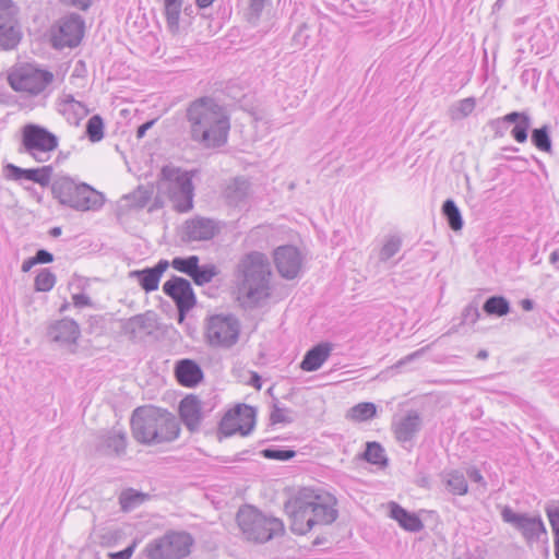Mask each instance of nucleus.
<instances>
[{
    "instance_id": "50",
    "label": "nucleus",
    "mask_w": 559,
    "mask_h": 559,
    "mask_svg": "<svg viewBox=\"0 0 559 559\" xmlns=\"http://www.w3.org/2000/svg\"><path fill=\"white\" fill-rule=\"evenodd\" d=\"M545 513L548 518L554 536H559V501H551L545 506Z\"/></svg>"
},
{
    "instance_id": "5",
    "label": "nucleus",
    "mask_w": 559,
    "mask_h": 559,
    "mask_svg": "<svg viewBox=\"0 0 559 559\" xmlns=\"http://www.w3.org/2000/svg\"><path fill=\"white\" fill-rule=\"evenodd\" d=\"M158 191L168 197L175 211L187 213L193 207L192 174L174 166L160 170Z\"/></svg>"
},
{
    "instance_id": "58",
    "label": "nucleus",
    "mask_w": 559,
    "mask_h": 559,
    "mask_svg": "<svg viewBox=\"0 0 559 559\" xmlns=\"http://www.w3.org/2000/svg\"><path fill=\"white\" fill-rule=\"evenodd\" d=\"M249 384L253 386L255 390H261L262 388V379L260 374L255 371L250 372Z\"/></svg>"
},
{
    "instance_id": "15",
    "label": "nucleus",
    "mask_w": 559,
    "mask_h": 559,
    "mask_svg": "<svg viewBox=\"0 0 559 559\" xmlns=\"http://www.w3.org/2000/svg\"><path fill=\"white\" fill-rule=\"evenodd\" d=\"M255 425V409L249 405H237L229 409L221 419L218 432L230 437L236 432L248 436Z\"/></svg>"
},
{
    "instance_id": "14",
    "label": "nucleus",
    "mask_w": 559,
    "mask_h": 559,
    "mask_svg": "<svg viewBox=\"0 0 559 559\" xmlns=\"http://www.w3.org/2000/svg\"><path fill=\"white\" fill-rule=\"evenodd\" d=\"M85 32V22L76 13L61 17L52 29L51 43L56 49L73 48L80 45Z\"/></svg>"
},
{
    "instance_id": "57",
    "label": "nucleus",
    "mask_w": 559,
    "mask_h": 559,
    "mask_svg": "<svg viewBox=\"0 0 559 559\" xmlns=\"http://www.w3.org/2000/svg\"><path fill=\"white\" fill-rule=\"evenodd\" d=\"M307 28V25L305 23H302L299 27H298V31L294 34L293 36V40L296 43V45H298L299 47H305L307 45V41H306V37L302 36V33Z\"/></svg>"
},
{
    "instance_id": "64",
    "label": "nucleus",
    "mask_w": 559,
    "mask_h": 559,
    "mask_svg": "<svg viewBox=\"0 0 559 559\" xmlns=\"http://www.w3.org/2000/svg\"><path fill=\"white\" fill-rule=\"evenodd\" d=\"M549 262L556 264L559 262V249L552 251L549 255Z\"/></svg>"
},
{
    "instance_id": "31",
    "label": "nucleus",
    "mask_w": 559,
    "mask_h": 559,
    "mask_svg": "<svg viewBox=\"0 0 559 559\" xmlns=\"http://www.w3.org/2000/svg\"><path fill=\"white\" fill-rule=\"evenodd\" d=\"M250 182L245 178H235L225 189V198L231 205H239L248 197Z\"/></svg>"
},
{
    "instance_id": "39",
    "label": "nucleus",
    "mask_w": 559,
    "mask_h": 559,
    "mask_svg": "<svg viewBox=\"0 0 559 559\" xmlns=\"http://www.w3.org/2000/svg\"><path fill=\"white\" fill-rule=\"evenodd\" d=\"M146 497L147 496L145 493L133 488L124 489L119 496L120 508L122 511L129 512L142 504Z\"/></svg>"
},
{
    "instance_id": "45",
    "label": "nucleus",
    "mask_w": 559,
    "mask_h": 559,
    "mask_svg": "<svg viewBox=\"0 0 559 559\" xmlns=\"http://www.w3.org/2000/svg\"><path fill=\"white\" fill-rule=\"evenodd\" d=\"M270 3L271 0H249L248 8L245 12L246 20L251 25H257L261 19L265 5Z\"/></svg>"
},
{
    "instance_id": "48",
    "label": "nucleus",
    "mask_w": 559,
    "mask_h": 559,
    "mask_svg": "<svg viewBox=\"0 0 559 559\" xmlns=\"http://www.w3.org/2000/svg\"><path fill=\"white\" fill-rule=\"evenodd\" d=\"M260 453L263 457L267 460H275L282 462L289 461L296 455V452L292 449H282L276 447L263 449Z\"/></svg>"
},
{
    "instance_id": "25",
    "label": "nucleus",
    "mask_w": 559,
    "mask_h": 559,
    "mask_svg": "<svg viewBox=\"0 0 559 559\" xmlns=\"http://www.w3.org/2000/svg\"><path fill=\"white\" fill-rule=\"evenodd\" d=\"M57 111L70 124L79 126L80 121L90 114V109L82 102L76 100L72 94L62 93L57 99Z\"/></svg>"
},
{
    "instance_id": "49",
    "label": "nucleus",
    "mask_w": 559,
    "mask_h": 559,
    "mask_svg": "<svg viewBox=\"0 0 559 559\" xmlns=\"http://www.w3.org/2000/svg\"><path fill=\"white\" fill-rule=\"evenodd\" d=\"M480 317V313H479V309H478V306L477 304H468L462 311V321L459 325H453L448 334H452V333H455L459 331V326H461L462 324H466V323H469V324H474Z\"/></svg>"
},
{
    "instance_id": "4",
    "label": "nucleus",
    "mask_w": 559,
    "mask_h": 559,
    "mask_svg": "<svg viewBox=\"0 0 559 559\" xmlns=\"http://www.w3.org/2000/svg\"><path fill=\"white\" fill-rule=\"evenodd\" d=\"M238 300L242 308L252 309L270 297V264L258 251L246 254L237 265Z\"/></svg>"
},
{
    "instance_id": "13",
    "label": "nucleus",
    "mask_w": 559,
    "mask_h": 559,
    "mask_svg": "<svg viewBox=\"0 0 559 559\" xmlns=\"http://www.w3.org/2000/svg\"><path fill=\"white\" fill-rule=\"evenodd\" d=\"M487 124L493 131V138H503L512 126V139L518 143H525L532 127V117L527 110L510 111L502 117L490 119Z\"/></svg>"
},
{
    "instance_id": "17",
    "label": "nucleus",
    "mask_w": 559,
    "mask_h": 559,
    "mask_svg": "<svg viewBox=\"0 0 559 559\" xmlns=\"http://www.w3.org/2000/svg\"><path fill=\"white\" fill-rule=\"evenodd\" d=\"M80 333L79 324L69 318L55 321L47 331L50 341L57 343L60 347L69 349L70 353L75 352Z\"/></svg>"
},
{
    "instance_id": "11",
    "label": "nucleus",
    "mask_w": 559,
    "mask_h": 559,
    "mask_svg": "<svg viewBox=\"0 0 559 559\" xmlns=\"http://www.w3.org/2000/svg\"><path fill=\"white\" fill-rule=\"evenodd\" d=\"M501 519L521 534L527 546L548 540L547 528L539 514L515 512L511 507L506 506L501 511Z\"/></svg>"
},
{
    "instance_id": "53",
    "label": "nucleus",
    "mask_w": 559,
    "mask_h": 559,
    "mask_svg": "<svg viewBox=\"0 0 559 559\" xmlns=\"http://www.w3.org/2000/svg\"><path fill=\"white\" fill-rule=\"evenodd\" d=\"M136 547V540H133L131 545L126 547L123 550L117 551V552H110L109 558L110 559H130L135 550Z\"/></svg>"
},
{
    "instance_id": "63",
    "label": "nucleus",
    "mask_w": 559,
    "mask_h": 559,
    "mask_svg": "<svg viewBox=\"0 0 559 559\" xmlns=\"http://www.w3.org/2000/svg\"><path fill=\"white\" fill-rule=\"evenodd\" d=\"M215 0H195V4L199 9L204 10L211 7Z\"/></svg>"
},
{
    "instance_id": "36",
    "label": "nucleus",
    "mask_w": 559,
    "mask_h": 559,
    "mask_svg": "<svg viewBox=\"0 0 559 559\" xmlns=\"http://www.w3.org/2000/svg\"><path fill=\"white\" fill-rule=\"evenodd\" d=\"M377 414V406L371 402H361L350 407L346 418L356 423H362L372 419Z\"/></svg>"
},
{
    "instance_id": "24",
    "label": "nucleus",
    "mask_w": 559,
    "mask_h": 559,
    "mask_svg": "<svg viewBox=\"0 0 559 559\" xmlns=\"http://www.w3.org/2000/svg\"><path fill=\"white\" fill-rule=\"evenodd\" d=\"M179 416L190 432L199 431L203 419L201 400L192 394L183 397L179 403Z\"/></svg>"
},
{
    "instance_id": "52",
    "label": "nucleus",
    "mask_w": 559,
    "mask_h": 559,
    "mask_svg": "<svg viewBox=\"0 0 559 559\" xmlns=\"http://www.w3.org/2000/svg\"><path fill=\"white\" fill-rule=\"evenodd\" d=\"M476 106V100L474 97H467L461 99L456 105V110L461 117H467L473 112Z\"/></svg>"
},
{
    "instance_id": "7",
    "label": "nucleus",
    "mask_w": 559,
    "mask_h": 559,
    "mask_svg": "<svg viewBox=\"0 0 559 559\" xmlns=\"http://www.w3.org/2000/svg\"><path fill=\"white\" fill-rule=\"evenodd\" d=\"M237 523L248 540L266 543L284 533L283 522L266 515L252 506H245L237 512Z\"/></svg>"
},
{
    "instance_id": "18",
    "label": "nucleus",
    "mask_w": 559,
    "mask_h": 559,
    "mask_svg": "<svg viewBox=\"0 0 559 559\" xmlns=\"http://www.w3.org/2000/svg\"><path fill=\"white\" fill-rule=\"evenodd\" d=\"M274 263L282 277L294 280L300 272L302 257L295 246L285 245L275 249Z\"/></svg>"
},
{
    "instance_id": "37",
    "label": "nucleus",
    "mask_w": 559,
    "mask_h": 559,
    "mask_svg": "<svg viewBox=\"0 0 559 559\" xmlns=\"http://www.w3.org/2000/svg\"><path fill=\"white\" fill-rule=\"evenodd\" d=\"M483 310L488 316L503 317L510 312L511 307L509 300L506 297L491 296L484 302Z\"/></svg>"
},
{
    "instance_id": "35",
    "label": "nucleus",
    "mask_w": 559,
    "mask_h": 559,
    "mask_svg": "<svg viewBox=\"0 0 559 559\" xmlns=\"http://www.w3.org/2000/svg\"><path fill=\"white\" fill-rule=\"evenodd\" d=\"M531 142L540 152L552 153V141L550 136V126L543 124L531 131Z\"/></svg>"
},
{
    "instance_id": "51",
    "label": "nucleus",
    "mask_w": 559,
    "mask_h": 559,
    "mask_svg": "<svg viewBox=\"0 0 559 559\" xmlns=\"http://www.w3.org/2000/svg\"><path fill=\"white\" fill-rule=\"evenodd\" d=\"M152 190L150 188H145L140 186L135 191H133L128 198L133 201V205L135 207L142 209L144 207L152 198Z\"/></svg>"
},
{
    "instance_id": "10",
    "label": "nucleus",
    "mask_w": 559,
    "mask_h": 559,
    "mask_svg": "<svg viewBox=\"0 0 559 559\" xmlns=\"http://www.w3.org/2000/svg\"><path fill=\"white\" fill-rule=\"evenodd\" d=\"M239 334L240 322L234 314H213L206 319L205 340L212 347L230 348Z\"/></svg>"
},
{
    "instance_id": "43",
    "label": "nucleus",
    "mask_w": 559,
    "mask_h": 559,
    "mask_svg": "<svg viewBox=\"0 0 559 559\" xmlns=\"http://www.w3.org/2000/svg\"><path fill=\"white\" fill-rule=\"evenodd\" d=\"M402 247L401 237L393 235L385 238V241L379 252V260L381 262H386L392 257H394Z\"/></svg>"
},
{
    "instance_id": "19",
    "label": "nucleus",
    "mask_w": 559,
    "mask_h": 559,
    "mask_svg": "<svg viewBox=\"0 0 559 559\" xmlns=\"http://www.w3.org/2000/svg\"><path fill=\"white\" fill-rule=\"evenodd\" d=\"M127 444V433L114 427L97 436L95 449L104 456H121L126 453Z\"/></svg>"
},
{
    "instance_id": "23",
    "label": "nucleus",
    "mask_w": 559,
    "mask_h": 559,
    "mask_svg": "<svg viewBox=\"0 0 559 559\" xmlns=\"http://www.w3.org/2000/svg\"><path fill=\"white\" fill-rule=\"evenodd\" d=\"M168 267L169 262L162 259L152 267L130 271L129 277L136 280L144 292L151 293L158 288L160 277Z\"/></svg>"
},
{
    "instance_id": "28",
    "label": "nucleus",
    "mask_w": 559,
    "mask_h": 559,
    "mask_svg": "<svg viewBox=\"0 0 559 559\" xmlns=\"http://www.w3.org/2000/svg\"><path fill=\"white\" fill-rule=\"evenodd\" d=\"M444 489L453 496H464L468 492V483L463 471L457 468L444 469L439 475Z\"/></svg>"
},
{
    "instance_id": "61",
    "label": "nucleus",
    "mask_w": 559,
    "mask_h": 559,
    "mask_svg": "<svg viewBox=\"0 0 559 559\" xmlns=\"http://www.w3.org/2000/svg\"><path fill=\"white\" fill-rule=\"evenodd\" d=\"M34 265H36V261L32 257L23 261L21 269L23 272H28Z\"/></svg>"
},
{
    "instance_id": "32",
    "label": "nucleus",
    "mask_w": 559,
    "mask_h": 559,
    "mask_svg": "<svg viewBox=\"0 0 559 559\" xmlns=\"http://www.w3.org/2000/svg\"><path fill=\"white\" fill-rule=\"evenodd\" d=\"M183 0H164V15L166 17L167 29L171 34L179 33V19L182 10Z\"/></svg>"
},
{
    "instance_id": "56",
    "label": "nucleus",
    "mask_w": 559,
    "mask_h": 559,
    "mask_svg": "<svg viewBox=\"0 0 559 559\" xmlns=\"http://www.w3.org/2000/svg\"><path fill=\"white\" fill-rule=\"evenodd\" d=\"M72 299L74 306L78 308H83L92 304L91 298L85 294H75Z\"/></svg>"
},
{
    "instance_id": "3",
    "label": "nucleus",
    "mask_w": 559,
    "mask_h": 559,
    "mask_svg": "<svg viewBox=\"0 0 559 559\" xmlns=\"http://www.w3.org/2000/svg\"><path fill=\"white\" fill-rule=\"evenodd\" d=\"M130 425L133 438L145 445L171 442L180 433V424L175 415L155 406L136 407Z\"/></svg>"
},
{
    "instance_id": "47",
    "label": "nucleus",
    "mask_w": 559,
    "mask_h": 559,
    "mask_svg": "<svg viewBox=\"0 0 559 559\" xmlns=\"http://www.w3.org/2000/svg\"><path fill=\"white\" fill-rule=\"evenodd\" d=\"M292 413V409L287 407H281L277 400L274 397L272 411L270 414V421L272 425L290 424L294 420V418L290 416Z\"/></svg>"
},
{
    "instance_id": "62",
    "label": "nucleus",
    "mask_w": 559,
    "mask_h": 559,
    "mask_svg": "<svg viewBox=\"0 0 559 559\" xmlns=\"http://www.w3.org/2000/svg\"><path fill=\"white\" fill-rule=\"evenodd\" d=\"M521 307L525 311H532L535 307V302L532 299L525 298L521 300Z\"/></svg>"
},
{
    "instance_id": "22",
    "label": "nucleus",
    "mask_w": 559,
    "mask_h": 559,
    "mask_svg": "<svg viewBox=\"0 0 559 559\" xmlns=\"http://www.w3.org/2000/svg\"><path fill=\"white\" fill-rule=\"evenodd\" d=\"M219 228L215 221L197 217L186 222L182 239L186 241H204L212 239Z\"/></svg>"
},
{
    "instance_id": "59",
    "label": "nucleus",
    "mask_w": 559,
    "mask_h": 559,
    "mask_svg": "<svg viewBox=\"0 0 559 559\" xmlns=\"http://www.w3.org/2000/svg\"><path fill=\"white\" fill-rule=\"evenodd\" d=\"M154 123H155V120H148V121L142 123L141 126H139L138 130H136V138L142 139L145 135L146 131L148 129H151Z\"/></svg>"
},
{
    "instance_id": "60",
    "label": "nucleus",
    "mask_w": 559,
    "mask_h": 559,
    "mask_svg": "<svg viewBox=\"0 0 559 559\" xmlns=\"http://www.w3.org/2000/svg\"><path fill=\"white\" fill-rule=\"evenodd\" d=\"M62 2L86 10L91 5V0H61Z\"/></svg>"
},
{
    "instance_id": "20",
    "label": "nucleus",
    "mask_w": 559,
    "mask_h": 559,
    "mask_svg": "<svg viewBox=\"0 0 559 559\" xmlns=\"http://www.w3.org/2000/svg\"><path fill=\"white\" fill-rule=\"evenodd\" d=\"M4 176L9 180L21 182L22 180L33 181L40 187H48L51 181L52 166L39 168H22L14 164H7L3 168Z\"/></svg>"
},
{
    "instance_id": "54",
    "label": "nucleus",
    "mask_w": 559,
    "mask_h": 559,
    "mask_svg": "<svg viewBox=\"0 0 559 559\" xmlns=\"http://www.w3.org/2000/svg\"><path fill=\"white\" fill-rule=\"evenodd\" d=\"M464 474L466 476V479L468 478L471 481L477 483V484L481 485L483 487H486L487 484L478 468H476L474 466L468 467L466 469V473H464Z\"/></svg>"
},
{
    "instance_id": "29",
    "label": "nucleus",
    "mask_w": 559,
    "mask_h": 559,
    "mask_svg": "<svg viewBox=\"0 0 559 559\" xmlns=\"http://www.w3.org/2000/svg\"><path fill=\"white\" fill-rule=\"evenodd\" d=\"M389 509L390 516L393 520H395L403 530L412 533H417L424 528V524L420 518L417 514L407 511L399 503L393 501L390 502Z\"/></svg>"
},
{
    "instance_id": "8",
    "label": "nucleus",
    "mask_w": 559,
    "mask_h": 559,
    "mask_svg": "<svg viewBox=\"0 0 559 559\" xmlns=\"http://www.w3.org/2000/svg\"><path fill=\"white\" fill-rule=\"evenodd\" d=\"M58 147V138L45 127L27 123L22 128L20 154H28L37 163L47 162Z\"/></svg>"
},
{
    "instance_id": "6",
    "label": "nucleus",
    "mask_w": 559,
    "mask_h": 559,
    "mask_svg": "<svg viewBox=\"0 0 559 559\" xmlns=\"http://www.w3.org/2000/svg\"><path fill=\"white\" fill-rule=\"evenodd\" d=\"M51 193L62 205L78 211L97 210L104 204V197L86 183H76L72 178L62 176L51 183Z\"/></svg>"
},
{
    "instance_id": "42",
    "label": "nucleus",
    "mask_w": 559,
    "mask_h": 559,
    "mask_svg": "<svg viewBox=\"0 0 559 559\" xmlns=\"http://www.w3.org/2000/svg\"><path fill=\"white\" fill-rule=\"evenodd\" d=\"M104 129L103 118L99 115H94L86 123L85 134L91 142L96 143L103 140Z\"/></svg>"
},
{
    "instance_id": "46",
    "label": "nucleus",
    "mask_w": 559,
    "mask_h": 559,
    "mask_svg": "<svg viewBox=\"0 0 559 559\" xmlns=\"http://www.w3.org/2000/svg\"><path fill=\"white\" fill-rule=\"evenodd\" d=\"M56 284V275L49 269H43L35 277L36 292H49Z\"/></svg>"
},
{
    "instance_id": "30",
    "label": "nucleus",
    "mask_w": 559,
    "mask_h": 559,
    "mask_svg": "<svg viewBox=\"0 0 559 559\" xmlns=\"http://www.w3.org/2000/svg\"><path fill=\"white\" fill-rule=\"evenodd\" d=\"M332 345L330 343H319L306 352L300 368L304 371H317L330 357Z\"/></svg>"
},
{
    "instance_id": "12",
    "label": "nucleus",
    "mask_w": 559,
    "mask_h": 559,
    "mask_svg": "<svg viewBox=\"0 0 559 559\" xmlns=\"http://www.w3.org/2000/svg\"><path fill=\"white\" fill-rule=\"evenodd\" d=\"M193 539L186 532H170L147 545L150 559H179L190 554Z\"/></svg>"
},
{
    "instance_id": "34",
    "label": "nucleus",
    "mask_w": 559,
    "mask_h": 559,
    "mask_svg": "<svg viewBox=\"0 0 559 559\" xmlns=\"http://www.w3.org/2000/svg\"><path fill=\"white\" fill-rule=\"evenodd\" d=\"M443 217L453 231H460L464 222L460 209L452 199H447L441 207Z\"/></svg>"
},
{
    "instance_id": "40",
    "label": "nucleus",
    "mask_w": 559,
    "mask_h": 559,
    "mask_svg": "<svg viewBox=\"0 0 559 559\" xmlns=\"http://www.w3.org/2000/svg\"><path fill=\"white\" fill-rule=\"evenodd\" d=\"M22 33L20 27L0 26V50H12L21 41Z\"/></svg>"
},
{
    "instance_id": "44",
    "label": "nucleus",
    "mask_w": 559,
    "mask_h": 559,
    "mask_svg": "<svg viewBox=\"0 0 559 559\" xmlns=\"http://www.w3.org/2000/svg\"><path fill=\"white\" fill-rule=\"evenodd\" d=\"M198 262H200L198 255L176 257L171 260V262H169V265H171V267L176 271L190 277Z\"/></svg>"
},
{
    "instance_id": "1",
    "label": "nucleus",
    "mask_w": 559,
    "mask_h": 559,
    "mask_svg": "<svg viewBox=\"0 0 559 559\" xmlns=\"http://www.w3.org/2000/svg\"><path fill=\"white\" fill-rule=\"evenodd\" d=\"M190 139L203 148H219L227 143L230 120L223 106L209 96L193 100L187 108Z\"/></svg>"
},
{
    "instance_id": "26",
    "label": "nucleus",
    "mask_w": 559,
    "mask_h": 559,
    "mask_svg": "<svg viewBox=\"0 0 559 559\" xmlns=\"http://www.w3.org/2000/svg\"><path fill=\"white\" fill-rule=\"evenodd\" d=\"M155 326V314L152 311L135 314L121 322V330L130 340H135L141 333H151Z\"/></svg>"
},
{
    "instance_id": "16",
    "label": "nucleus",
    "mask_w": 559,
    "mask_h": 559,
    "mask_svg": "<svg viewBox=\"0 0 559 559\" xmlns=\"http://www.w3.org/2000/svg\"><path fill=\"white\" fill-rule=\"evenodd\" d=\"M163 292L175 302L179 322L183 321L187 313L197 304V297L191 283L185 277L173 275L164 283Z\"/></svg>"
},
{
    "instance_id": "27",
    "label": "nucleus",
    "mask_w": 559,
    "mask_h": 559,
    "mask_svg": "<svg viewBox=\"0 0 559 559\" xmlns=\"http://www.w3.org/2000/svg\"><path fill=\"white\" fill-rule=\"evenodd\" d=\"M175 376L181 385L193 388L202 381L203 371L194 360L186 358L177 361Z\"/></svg>"
},
{
    "instance_id": "38",
    "label": "nucleus",
    "mask_w": 559,
    "mask_h": 559,
    "mask_svg": "<svg viewBox=\"0 0 559 559\" xmlns=\"http://www.w3.org/2000/svg\"><path fill=\"white\" fill-rule=\"evenodd\" d=\"M219 270L215 264L209 263L200 265V263H197V266H194L193 272L190 276V278L193 281V283L198 286H203L205 284H209L212 282V280L218 275Z\"/></svg>"
},
{
    "instance_id": "2",
    "label": "nucleus",
    "mask_w": 559,
    "mask_h": 559,
    "mask_svg": "<svg viewBox=\"0 0 559 559\" xmlns=\"http://www.w3.org/2000/svg\"><path fill=\"white\" fill-rule=\"evenodd\" d=\"M285 511L290 519L294 534L305 535L314 525L333 523L338 515L336 499L329 492L302 488L285 503Z\"/></svg>"
},
{
    "instance_id": "55",
    "label": "nucleus",
    "mask_w": 559,
    "mask_h": 559,
    "mask_svg": "<svg viewBox=\"0 0 559 559\" xmlns=\"http://www.w3.org/2000/svg\"><path fill=\"white\" fill-rule=\"evenodd\" d=\"M33 258L36 264H47L53 261V254L46 249H38Z\"/></svg>"
},
{
    "instance_id": "21",
    "label": "nucleus",
    "mask_w": 559,
    "mask_h": 559,
    "mask_svg": "<svg viewBox=\"0 0 559 559\" xmlns=\"http://www.w3.org/2000/svg\"><path fill=\"white\" fill-rule=\"evenodd\" d=\"M423 427V419L418 412L408 411L400 420L393 423L395 439L404 447H413L414 439Z\"/></svg>"
},
{
    "instance_id": "33",
    "label": "nucleus",
    "mask_w": 559,
    "mask_h": 559,
    "mask_svg": "<svg viewBox=\"0 0 559 559\" xmlns=\"http://www.w3.org/2000/svg\"><path fill=\"white\" fill-rule=\"evenodd\" d=\"M359 457L370 464L381 467L388 466L389 460L385 455L384 448L377 441H368L365 451Z\"/></svg>"
},
{
    "instance_id": "41",
    "label": "nucleus",
    "mask_w": 559,
    "mask_h": 559,
    "mask_svg": "<svg viewBox=\"0 0 559 559\" xmlns=\"http://www.w3.org/2000/svg\"><path fill=\"white\" fill-rule=\"evenodd\" d=\"M19 9L12 0H0V26L19 27Z\"/></svg>"
},
{
    "instance_id": "9",
    "label": "nucleus",
    "mask_w": 559,
    "mask_h": 559,
    "mask_svg": "<svg viewBox=\"0 0 559 559\" xmlns=\"http://www.w3.org/2000/svg\"><path fill=\"white\" fill-rule=\"evenodd\" d=\"M52 72L37 68L33 64H24L15 68L8 76L10 86L20 93L37 96L46 91L53 82Z\"/></svg>"
}]
</instances>
